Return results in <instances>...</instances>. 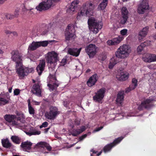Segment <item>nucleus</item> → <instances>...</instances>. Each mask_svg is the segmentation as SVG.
I'll list each match as a JSON object with an SVG mask.
<instances>
[{"label":"nucleus","instance_id":"e433bc0d","mask_svg":"<svg viewBox=\"0 0 156 156\" xmlns=\"http://www.w3.org/2000/svg\"><path fill=\"white\" fill-rule=\"evenodd\" d=\"M90 152H92V153H91L90 156H98L101 154L102 153V151H101L99 153L98 151L94 150L93 149L90 150Z\"/></svg>","mask_w":156,"mask_h":156},{"label":"nucleus","instance_id":"a211bd4d","mask_svg":"<svg viewBox=\"0 0 156 156\" xmlns=\"http://www.w3.org/2000/svg\"><path fill=\"white\" fill-rule=\"evenodd\" d=\"M45 61L44 60H40L39 64L36 68L37 71L39 75H41L45 69Z\"/></svg>","mask_w":156,"mask_h":156},{"label":"nucleus","instance_id":"a19ab883","mask_svg":"<svg viewBox=\"0 0 156 156\" xmlns=\"http://www.w3.org/2000/svg\"><path fill=\"white\" fill-rule=\"evenodd\" d=\"M151 41H146L143 43H141V46H143L144 47H145L146 46H148L150 44Z\"/></svg>","mask_w":156,"mask_h":156},{"label":"nucleus","instance_id":"f3484780","mask_svg":"<svg viewBox=\"0 0 156 156\" xmlns=\"http://www.w3.org/2000/svg\"><path fill=\"white\" fill-rule=\"evenodd\" d=\"M38 144L39 145V147H41V149L42 151H41L43 153H48L45 151V150H44L45 148L49 151H51V147L48 143L46 142H41L39 143Z\"/></svg>","mask_w":156,"mask_h":156},{"label":"nucleus","instance_id":"0e129e2a","mask_svg":"<svg viewBox=\"0 0 156 156\" xmlns=\"http://www.w3.org/2000/svg\"><path fill=\"white\" fill-rule=\"evenodd\" d=\"M63 105L65 107H67L69 105V103H68L67 101H64L63 102Z\"/></svg>","mask_w":156,"mask_h":156},{"label":"nucleus","instance_id":"f8f14e48","mask_svg":"<svg viewBox=\"0 0 156 156\" xmlns=\"http://www.w3.org/2000/svg\"><path fill=\"white\" fill-rule=\"evenodd\" d=\"M105 92V88L102 87L99 89L93 97V100L96 102H100L104 98Z\"/></svg>","mask_w":156,"mask_h":156},{"label":"nucleus","instance_id":"412c9836","mask_svg":"<svg viewBox=\"0 0 156 156\" xmlns=\"http://www.w3.org/2000/svg\"><path fill=\"white\" fill-rule=\"evenodd\" d=\"M32 144L31 142L27 141H26L22 142L20 145V147L23 151H27L30 150L31 148Z\"/></svg>","mask_w":156,"mask_h":156},{"label":"nucleus","instance_id":"2f4dec72","mask_svg":"<svg viewBox=\"0 0 156 156\" xmlns=\"http://www.w3.org/2000/svg\"><path fill=\"white\" fill-rule=\"evenodd\" d=\"M124 39V37L122 36H120L119 37L114 38L113 39L115 45L119 44Z\"/></svg>","mask_w":156,"mask_h":156},{"label":"nucleus","instance_id":"bf43d9fd","mask_svg":"<svg viewBox=\"0 0 156 156\" xmlns=\"http://www.w3.org/2000/svg\"><path fill=\"white\" fill-rule=\"evenodd\" d=\"M45 30L43 31V33H42L43 34H45L49 30L48 27L47 26L45 27Z\"/></svg>","mask_w":156,"mask_h":156},{"label":"nucleus","instance_id":"603ef678","mask_svg":"<svg viewBox=\"0 0 156 156\" xmlns=\"http://www.w3.org/2000/svg\"><path fill=\"white\" fill-rule=\"evenodd\" d=\"M107 57L105 55H102L101 56L99 57V59L101 61H104L106 58Z\"/></svg>","mask_w":156,"mask_h":156},{"label":"nucleus","instance_id":"1a4fd4ad","mask_svg":"<svg viewBox=\"0 0 156 156\" xmlns=\"http://www.w3.org/2000/svg\"><path fill=\"white\" fill-rule=\"evenodd\" d=\"M97 47L94 44H90L85 48L86 52L90 58H93L97 53Z\"/></svg>","mask_w":156,"mask_h":156},{"label":"nucleus","instance_id":"4c0bfd02","mask_svg":"<svg viewBox=\"0 0 156 156\" xmlns=\"http://www.w3.org/2000/svg\"><path fill=\"white\" fill-rule=\"evenodd\" d=\"M39 47L40 46L46 47L47 46L48 42L47 41H43L38 42Z\"/></svg>","mask_w":156,"mask_h":156},{"label":"nucleus","instance_id":"6e6552de","mask_svg":"<svg viewBox=\"0 0 156 156\" xmlns=\"http://www.w3.org/2000/svg\"><path fill=\"white\" fill-rule=\"evenodd\" d=\"M75 30L74 28L69 24L67 26V28L66 29L65 32V39L66 41H69L75 35Z\"/></svg>","mask_w":156,"mask_h":156},{"label":"nucleus","instance_id":"f257e3e1","mask_svg":"<svg viewBox=\"0 0 156 156\" xmlns=\"http://www.w3.org/2000/svg\"><path fill=\"white\" fill-rule=\"evenodd\" d=\"M94 6L89 2H87L83 3L80 8V12H78L76 17L77 20L80 19L81 16L86 15L90 16H92L93 13Z\"/></svg>","mask_w":156,"mask_h":156},{"label":"nucleus","instance_id":"20e7f679","mask_svg":"<svg viewBox=\"0 0 156 156\" xmlns=\"http://www.w3.org/2000/svg\"><path fill=\"white\" fill-rule=\"evenodd\" d=\"M61 0H47L46 2H43L40 3L36 7V9L39 11H42L48 9L51 6H54L55 4Z\"/></svg>","mask_w":156,"mask_h":156},{"label":"nucleus","instance_id":"49530a36","mask_svg":"<svg viewBox=\"0 0 156 156\" xmlns=\"http://www.w3.org/2000/svg\"><path fill=\"white\" fill-rule=\"evenodd\" d=\"M127 30L126 29H124L121 30L120 34L122 36H125L126 35Z\"/></svg>","mask_w":156,"mask_h":156},{"label":"nucleus","instance_id":"39448f33","mask_svg":"<svg viewBox=\"0 0 156 156\" xmlns=\"http://www.w3.org/2000/svg\"><path fill=\"white\" fill-rule=\"evenodd\" d=\"M16 69L20 79H23L25 76H27L29 73H32L34 70L33 68H26L24 67L23 64L17 67H16Z\"/></svg>","mask_w":156,"mask_h":156},{"label":"nucleus","instance_id":"f704fd0d","mask_svg":"<svg viewBox=\"0 0 156 156\" xmlns=\"http://www.w3.org/2000/svg\"><path fill=\"white\" fill-rule=\"evenodd\" d=\"M132 84L130 85V87L132 89H135L137 86V80L135 78H133L132 80Z\"/></svg>","mask_w":156,"mask_h":156},{"label":"nucleus","instance_id":"79ce46f5","mask_svg":"<svg viewBox=\"0 0 156 156\" xmlns=\"http://www.w3.org/2000/svg\"><path fill=\"white\" fill-rule=\"evenodd\" d=\"M5 17L7 19L11 20L14 18V16L9 13H6Z\"/></svg>","mask_w":156,"mask_h":156},{"label":"nucleus","instance_id":"5701e85b","mask_svg":"<svg viewBox=\"0 0 156 156\" xmlns=\"http://www.w3.org/2000/svg\"><path fill=\"white\" fill-rule=\"evenodd\" d=\"M81 50V48L78 49L77 48H69L68 50V53L73 56L77 57L79 55Z\"/></svg>","mask_w":156,"mask_h":156},{"label":"nucleus","instance_id":"9d476101","mask_svg":"<svg viewBox=\"0 0 156 156\" xmlns=\"http://www.w3.org/2000/svg\"><path fill=\"white\" fill-rule=\"evenodd\" d=\"M47 85L50 91H53L59 86L58 81L57 80L55 74L51 75L50 80Z\"/></svg>","mask_w":156,"mask_h":156},{"label":"nucleus","instance_id":"0eeeda50","mask_svg":"<svg viewBox=\"0 0 156 156\" xmlns=\"http://www.w3.org/2000/svg\"><path fill=\"white\" fill-rule=\"evenodd\" d=\"M58 108L55 106H50L49 111L45 113V116L48 119L54 120L60 114Z\"/></svg>","mask_w":156,"mask_h":156},{"label":"nucleus","instance_id":"774afa93","mask_svg":"<svg viewBox=\"0 0 156 156\" xmlns=\"http://www.w3.org/2000/svg\"><path fill=\"white\" fill-rule=\"evenodd\" d=\"M30 129L32 132H33V131L35 132L37 131L35 128H34L33 127H31Z\"/></svg>","mask_w":156,"mask_h":156},{"label":"nucleus","instance_id":"b1692460","mask_svg":"<svg viewBox=\"0 0 156 156\" xmlns=\"http://www.w3.org/2000/svg\"><path fill=\"white\" fill-rule=\"evenodd\" d=\"M78 4V2L77 1H74L73 2L69 7L67 9V12L68 13H69L70 14H72L73 12L77 8L76 6Z\"/></svg>","mask_w":156,"mask_h":156},{"label":"nucleus","instance_id":"69168bd1","mask_svg":"<svg viewBox=\"0 0 156 156\" xmlns=\"http://www.w3.org/2000/svg\"><path fill=\"white\" fill-rule=\"evenodd\" d=\"M26 133L27 135L29 136H31L33 135L32 132L31 131L30 132H27Z\"/></svg>","mask_w":156,"mask_h":156},{"label":"nucleus","instance_id":"5fc2aeb1","mask_svg":"<svg viewBox=\"0 0 156 156\" xmlns=\"http://www.w3.org/2000/svg\"><path fill=\"white\" fill-rule=\"evenodd\" d=\"M134 89H132L131 87H130V86H129V87L128 88H126L125 90V92L126 93H127L129 92L130 91L132 90H133Z\"/></svg>","mask_w":156,"mask_h":156},{"label":"nucleus","instance_id":"8fccbe9b","mask_svg":"<svg viewBox=\"0 0 156 156\" xmlns=\"http://www.w3.org/2000/svg\"><path fill=\"white\" fill-rule=\"evenodd\" d=\"M20 93V90L18 89H16L14 91V94L15 95H18Z\"/></svg>","mask_w":156,"mask_h":156},{"label":"nucleus","instance_id":"052dcab7","mask_svg":"<svg viewBox=\"0 0 156 156\" xmlns=\"http://www.w3.org/2000/svg\"><path fill=\"white\" fill-rule=\"evenodd\" d=\"M12 122L13 125H19V123H18V122L16 121L12 120Z\"/></svg>","mask_w":156,"mask_h":156},{"label":"nucleus","instance_id":"3c124183","mask_svg":"<svg viewBox=\"0 0 156 156\" xmlns=\"http://www.w3.org/2000/svg\"><path fill=\"white\" fill-rule=\"evenodd\" d=\"M81 120L80 119H76L74 121V123L75 125L79 126Z\"/></svg>","mask_w":156,"mask_h":156},{"label":"nucleus","instance_id":"338daca9","mask_svg":"<svg viewBox=\"0 0 156 156\" xmlns=\"http://www.w3.org/2000/svg\"><path fill=\"white\" fill-rule=\"evenodd\" d=\"M11 34H12L13 35L15 36H17V34L16 32L15 31H13V32H12Z\"/></svg>","mask_w":156,"mask_h":156},{"label":"nucleus","instance_id":"e2e57ef3","mask_svg":"<svg viewBox=\"0 0 156 156\" xmlns=\"http://www.w3.org/2000/svg\"><path fill=\"white\" fill-rule=\"evenodd\" d=\"M12 32L8 30H5V33L6 35H9L11 34Z\"/></svg>","mask_w":156,"mask_h":156},{"label":"nucleus","instance_id":"c756f323","mask_svg":"<svg viewBox=\"0 0 156 156\" xmlns=\"http://www.w3.org/2000/svg\"><path fill=\"white\" fill-rule=\"evenodd\" d=\"M118 58L116 57L112 58L111 59L109 65V69H112L114 66L119 62L117 59Z\"/></svg>","mask_w":156,"mask_h":156},{"label":"nucleus","instance_id":"473e14b6","mask_svg":"<svg viewBox=\"0 0 156 156\" xmlns=\"http://www.w3.org/2000/svg\"><path fill=\"white\" fill-rule=\"evenodd\" d=\"M5 97H0V105H5L9 103V101Z\"/></svg>","mask_w":156,"mask_h":156},{"label":"nucleus","instance_id":"de8ad7c7","mask_svg":"<svg viewBox=\"0 0 156 156\" xmlns=\"http://www.w3.org/2000/svg\"><path fill=\"white\" fill-rule=\"evenodd\" d=\"M107 44L108 45H114V41L113 39L112 40H109L107 42Z\"/></svg>","mask_w":156,"mask_h":156},{"label":"nucleus","instance_id":"ea45409f","mask_svg":"<svg viewBox=\"0 0 156 156\" xmlns=\"http://www.w3.org/2000/svg\"><path fill=\"white\" fill-rule=\"evenodd\" d=\"M28 111L30 114L34 115L35 113V110L32 106H28Z\"/></svg>","mask_w":156,"mask_h":156},{"label":"nucleus","instance_id":"423d86ee","mask_svg":"<svg viewBox=\"0 0 156 156\" xmlns=\"http://www.w3.org/2000/svg\"><path fill=\"white\" fill-rule=\"evenodd\" d=\"M11 59L15 62L16 67H17L23 64V56L21 53L18 50H13L10 53Z\"/></svg>","mask_w":156,"mask_h":156},{"label":"nucleus","instance_id":"a18cd8bd","mask_svg":"<svg viewBox=\"0 0 156 156\" xmlns=\"http://www.w3.org/2000/svg\"><path fill=\"white\" fill-rule=\"evenodd\" d=\"M151 60H150L151 62L156 61V55L154 54H151Z\"/></svg>","mask_w":156,"mask_h":156},{"label":"nucleus","instance_id":"c9c22d12","mask_svg":"<svg viewBox=\"0 0 156 156\" xmlns=\"http://www.w3.org/2000/svg\"><path fill=\"white\" fill-rule=\"evenodd\" d=\"M79 133V132L78 131V129H73L69 132L70 135H72L74 136H76L80 134Z\"/></svg>","mask_w":156,"mask_h":156},{"label":"nucleus","instance_id":"cd10ccee","mask_svg":"<svg viewBox=\"0 0 156 156\" xmlns=\"http://www.w3.org/2000/svg\"><path fill=\"white\" fill-rule=\"evenodd\" d=\"M108 0H103L102 2L100 3L97 8L98 11L104 10L108 5Z\"/></svg>","mask_w":156,"mask_h":156},{"label":"nucleus","instance_id":"f03ea898","mask_svg":"<svg viewBox=\"0 0 156 156\" xmlns=\"http://www.w3.org/2000/svg\"><path fill=\"white\" fill-rule=\"evenodd\" d=\"M88 24L90 30L95 34L98 32L99 30L101 29L103 26L101 22L97 21L93 17H91L88 19Z\"/></svg>","mask_w":156,"mask_h":156},{"label":"nucleus","instance_id":"ddd939ff","mask_svg":"<svg viewBox=\"0 0 156 156\" xmlns=\"http://www.w3.org/2000/svg\"><path fill=\"white\" fill-rule=\"evenodd\" d=\"M149 6L148 0H143L138 6L137 12L140 14H144L145 11L149 9Z\"/></svg>","mask_w":156,"mask_h":156},{"label":"nucleus","instance_id":"dca6fc26","mask_svg":"<svg viewBox=\"0 0 156 156\" xmlns=\"http://www.w3.org/2000/svg\"><path fill=\"white\" fill-rule=\"evenodd\" d=\"M122 19L120 23L122 24H124L127 22L129 16V12L126 7H123L121 9Z\"/></svg>","mask_w":156,"mask_h":156},{"label":"nucleus","instance_id":"393cba45","mask_svg":"<svg viewBox=\"0 0 156 156\" xmlns=\"http://www.w3.org/2000/svg\"><path fill=\"white\" fill-rule=\"evenodd\" d=\"M128 73L122 72L118 73L116 77L119 80L124 81L128 78Z\"/></svg>","mask_w":156,"mask_h":156},{"label":"nucleus","instance_id":"aec40b11","mask_svg":"<svg viewBox=\"0 0 156 156\" xmlns=\"http://www.w3.org/2000/svg\"><path fill=\"white\" fill-rule=\"evenodd\" d=\"M32 88L33 90H31V91L34 94L38 96H41V90L38 83L34 84Z\"/></svg>","mask_w":156,"mask_h":156},{"label":"nucleus","instance_id":"4d7b16f0","mask_svg":"<svg viewBox=\"0 0 156 156\" xmlns=\"http://www.w3.org/2000/svg\"><path fill=\"white\" fill-rule=\"evenodd\" d=\"M33 135H39L41 134V132L40 131H36L35 132L33 131Z\"/></svg>","mask_w":156,"mask_h":156},{"label":"nucleus","instance_id":"13d9d810","mask_svg":"<svg viewBox=\"0 0 156 156\" xmlns=\"http://www.w3.org/2000/svg\"><path fill=\"white\" fill-rule=\"evenodd\" d=\"M103 128V126H101L100 127L97 128L94 130V131L95 132H98L102 129Z\"/></svg>","mask_w":156,"mask_h":156},{"label":"nucleus","instance_id":"7ed1b4c3","mask_svg":"<svg viewBox=\"0 0 156 156\" xmlns=\"http://www.w3.org/2000/svg\"><path fill=\"white\" fill-rule=\"evenodd\" d=\"M131 51L130 48L128 45L123 44L115 52L116 57L124 58L127 57Z\"/></svg>","mask_w":156,"mask_h":156},{"label":"nucleus","instance_id":"4468645a","mask_svg":"<svg viewBox=\"0 0 156 156\" xmlns=\"http://www.w3.org/2000/svg\"><path fill=\"white\" fill-rule=\"evenodd\" d=\"M123 138L122 136L119 137L115 140L112 143L105 146L103 149L104 152L106 153L110 151L113 147L119 144Z\"/></svg>","mask_w":156,"mask_h":156},{"label":"nucleus","instance_id":"bb28decb","mask_svg":"<svg viewBox=\"0 0 156 156\" xmlns=\"http://www.w3.org/2000/svg\"><path fill=\"white\" fill-rule=\"evenodd\" d=\"M2 143L3 147L7 148H10L12 146L8 139L2 140Z\"/></svg>","mask_w":156,"mask_h":156},{"label":"nucleus","instance_id":"9b49d317","mask_svg":"<svg viewBox=\"0 0 156 156\" xmlns=\"http://www.w3.org/2000/svg\"><path fill=\"white\" fill-rule=\"evenodd\" d=\"M58 54L54 51L48 52L45 58L47 62L50 64L56 63L58 60Z\"/></svg>","mask_w":156,"mask_h":156},{"label":"nucleus","instance_id":"4be33fe9","mask_svg":"<svg viewBox=\"0 0 156 156\" xmlns=\"http://www.w3.org/2000/svg\"><path fill=\"white\" fill-rule=\"evenodd\" d=\"M149 27L148 26H146L143 28L142 30L139 33V39L141 40L144 38L147 34L149 31Z\"/></svg>","mask_w":156,"mask_h":156},{"label":"nucleus","instance_id":"c85d7f7f","mask_svg":"<svg viewBox=\"0 0 156 156\" xmlns=\"http://www.w3.org/2000/svg\"><path fill=\"white\" fill-rule=\"evenodd\" d=\"M38 42H33L29 46L28 50L30 51H34L39 47Z\"/></svg>","mask_w":156,"mask_h":156},{"label":"nucleus","instance_id":"09e8293b","mask_svg":"<svg viewBox=\"0 0 156 156\" xmlns=\"http://www.w3.org/2000/svg\"><path fill=\"white\" fill-rule=\"evenodd\" d=\"M20 9L19 8H17L15 10L14 14V17H17L19 15V12Z\"/></svg>","mask_w":156,"mask_h":156},{"label":"nucleus","instance_id":"864d4df0","mask_svg":"<svg viewBox=\"0 0 156 156\" xmlns=\"http://www.w3.org/2000/svg\"><path fill=\"white\" fill-rule=\"evenodd\" d=\"M144 47L143 46H141V44L137 48V51L138 52H141L143 50Z\"/></svg>","mask_w":156,"mask_h":156},{"label":"nucleus","instance_id":"a878e982","mask_svg":"<svg viewBox=\"0 0 156 156\" xmlns=\"http://www.w3.org/2000/svg\"><path fill=\"white\" fill-rule=\"evenodd\" d=\"M124 90H121L118 92L116 100V101L118 103L121 104L122 103L124 100Z\"/></svg>","mask_w":156,"mask_h":156},{"label":"nucleus","instance_id":"7c9ffc66","mask_svg":"<svg viewBox=\"0 0 156 156\" xmlns=\"http://www.w3.org/2000/svg\"><path fill=\"white\" fill-rule=\"evenodd\" d=\"M4 118L7 121L9 122H11L16 118V116L14 115L7 114L5 115Z\"/></svg>","mask_w":156,"mask_h":156},{"label":"nucleus","instance_id":"2eb2a0df","mask_svg":"<svg viewBox=\"0 0 156 156\" xmlns=\"http://www.w3.org/2000/svg\"><path fill=\"white\" fill-rule=\"evenodd\" d=\"M152 101V100L151 99H146L139 105L138 107V110L141 111L144 109H150L153 106V105L151 104Z\"/></svg>","mask_w":156,"mask_h":156},{"label":"nucleus","instance_id":"680f3d73","mask_svg":"<svg viewBox=\"0 0 156 156\" xmlns=\"http://www.w3.org/2000/svg\"><path fill=\"white\" fill-rule=\"evenodd\" d=\"M48 122H44L42 124L43 126V127H47V126L48 125Z\"/></svg>","mask_w":156,"mask_h":156},{"label":"nucleus","instance_id":"72a5a7b5","mask_svg":"<svg viewBox=\"0 0 156 156\" xmlns=\"http://www.w3.org/2000/svg\"><path fill=\"white\" fill-rule=\"evenodd\" d=\"M11 139L15 144H19L20 143L21 139L17 136H12L11 137Z\"/></svg>","mask_w":156,"mask_h":156},{"label":"nucleus","instance_id":"6e6d98bb","mask_svg":"<svg viewBox=\"0 0 156 156\" xmlns=\"http://www.w3.org/2000/svg\"><path fill=\"white\" fill-rule=\"evenodd\" d=\"M87 136V134H84L79 138V141H81L83 140L84 138H86Z\"/></svg>","mask_w":156,"mask_h":156},{"label":"nucleus","instance_id":"6ab92c4d","mask_svg":"<svg viewBox=\"0 0 156 156\" xmlns=\"http://www.w3.org/2000/svg\"><path fill=\"white\" fill-rule=\"evenodd\" d=\"M97 77V74L95 73L90 77L87 82V86L89 87H91L94 85L98 81Z\"/></svg>","mask_w":156,"mask_h":156},{"label":"nucleus","instance_id":"58836bf2","mask_svg":"<svg viewBox=\"0 0 156 156\" xmlns=\"http://www.w3.org/2000/svg\"><path fill=\"white\" fill-rule=\"evenodd\" d=\"M146 57L144 58V62H151L150 60H151V54H147L146 55Z\"/></svg>","mask_w":156,"mask_h":156},{"label":"nucleus","instance_id":"37998d69","mask_svg":"<svg viewBox=\"0 0 156 156\" xmlns=\"http://www.w3.org/2000/svg\"><path fill=\"white\" fill-rule=\"evenodd\" d=\"M67 60L66 58H63L60 63V65L62 66H64L67 63Z\"/></svg>","mask_w":156,"mask_h":156},{"label":"nucleus","instance_id":"c03bdc74","mask_svg":"<svg viewBox=\"0 0 156 156\" xmlns=\"http://www.w3.org/2000/svg\"><path fill=\"white\" fill-rule=\"evenodd\" d=\"M86 129V128L85 126H81L80 129H78V131L79 132L80 134L81 133L83 132Z\"/></svg>","mask_w":156,"mask_h":156}]
</instances>
